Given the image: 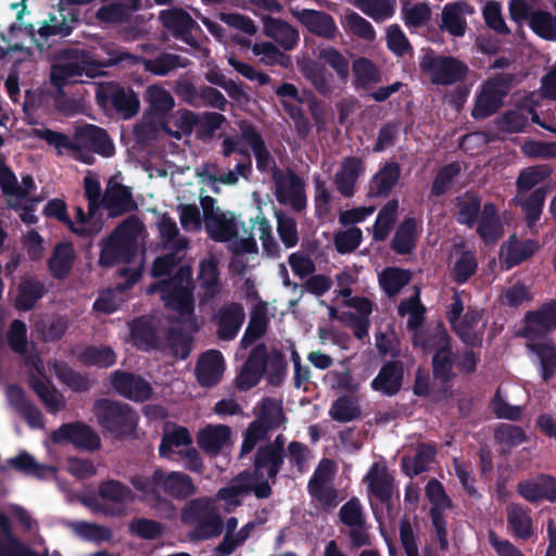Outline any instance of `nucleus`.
<instances>
[{"label": "nucleus", "mask_w": 556, "mask_h": 556, "mask_svg": "<svg viewBox=\"0 0 556 556\" xmlns=\"http://www.w3.org/2000/svg\"><path fill=\"white\" fill-rule=\"evenodd\" d=\"M131 484L147 498L159 503L164 501L163 495L182 501L197 493L190 476L181 471H165L162 468H156L151 476L132 477Z\"/></svg>", "instance_id": "obj_1"}, {"label": "nucleus", "mask_w": 556, "mask_h": 556, "mask_svg": "<svg viewBox=\"0 0 556 556\" xmlns=\"http://www.w3.org/2000/svg\"><path fill=\"white\" fill-rule=\"evenodd\" d=\"M36 137L58 150L65 149L80 152L83 149H87L89 152H94L104 157L112 156L114 153V144L108 131L91 124L76 129V142L72 141L67 135L49 128L36 129Z\"/></svg>", "instance_id": "obj_2"}, {"label": "nucleus", "mask_w": 556, "mask_h": 556, "mask_svg": "<svg viewBox=\"0 0 556 556\" xmlns=\"http://www.w3.org/2000/svg\"><path fill=\"white\" fill-rule=\"evenodd\" d=\"M143 228L136 215H129L101 242L99 265L113 267L118 263H128L135 254V242Z\"/></svg>", "instance_id": "obj_3"}, {"label": "nucleus", "mask_w": 556, "mask_h": 556, "mask_svg": "<svg viewBox=\"0 0 556 556\" xmlns=\"http://www.w3.org/2000/svg\"><path fill=\"white\" fill-rule=\"evenodd\" d=\"M99 425L115 438L130 437L138 425L139 416L128 404L110 399H99L93 404Z\"/></svg>", "instance_id": "obj_4"}, {"label": "nucleus", "mask_w": 556, "mask_h": 556, "mask_svg": "<svg viewBox=\"0 0 556 556\" xmlns=\"http://www.w3.org/2000/svg\"><path fill=\"white\" fill-rule=\"evenodd\" d=\"M414 345H420L425 350H434L431 359L434 379L446 383L455 377L453 368L456 356L453 352L452 338L444 326L438 327L437 332L432 336L424 337L416 333Z\"/></svg>", "instance_id": "obj_5"}, {"label": "nucleus", "mask_w": 556, "mask_h": 556, "mask_svg": "<svg viewBox=\"0 0 556 556\" xmlns=\"http://www.w3.org/2000/svg\"><path fill=\"white\" fill-rule=\"evenodd\" d=\"M514 80L515 75L511 73H501L488 78L476 94L472 118L480 121L495 114L503 106Z\"/></svg>", "instance_id": "obj_6"}, {"label": "nucleus", "mask_w": 556, "mask_h": 556, "mask_svg": "<svg viewBox=\"0 0 556 556\" xmlns=\"http://www.w3.org/2000/svg\"><path fill=\"white\" fill-rule=\"evenodd\" d=\"M112 65L110 59L105 63L91 60L88 52L81 51L75 61H67L54 64L51 67L50 83L55 88L58 97H64V87L80 81V77L86 75L93 78L101 73V68Z\"/></svg>", "instance_id": "obj_7"}, {"label": "nucleus", "mask_w": 556, "mask_h": 556, "mask_svg": "<svg viewBox=\"0 0 556 556\" xmlns=\"http://www.w3.org/2000/svg\"><path fill=\"white\" fill-rule=\"evenodd\" d=\"M419 67L429 76L430 81L438 86H450L462 81L469 72L465 62L451 55L434 54L432 51L421 56Z\"/></svg>", "instance_id": "obj_8"}, {"label": "nucleus", "mask_w": 556, "mask_h": 556, "mask_svg": "<svg viewBox=\"0 0 556 556\" xmlns=\"http://www.w3.org/2000/svg\"><path fill=\"white\" fill-rule=\"evenodd\" d=\"M109 55L111 64L127 63L130 65H136L142 62L146 71L159 76H166L172 71L177 68H186L191 64L189 59L168 52H161L151 59H142L121 48H117L111 50Z\"/></svg>", "instance_id": "obj_9"}, {"label": "nucleus", "mask_w": 556, "mask_h": 556, "mask_svg": "<svg viewBox=\"0 0 556 556\" xmlns=\"http://www.w3.org/2000/svg\"><path fill=\"white\" fill-rule=\"evenodd\" d=\"M271 179L276 199L280 204L290 206L296 213L306 208L305 182L299 175L292 169L283 172L281 168H276Z\"/></svg>", "instance_id": "obj_10"}, {"label": "nucleus", "mask_w": 556, "mask_h": 556, "mask_svg": "<svg viewBox=\"0 0 556 556\" xmlns=\"http://www.w3.org/2000/svg\"><path fill=\"white\" fill-rule=\"evenodd\" d=\"M53 443L72 444L77 450L94 452L101 447L99 434L87 424L73 421L61 425L51 433Z\"/></svg>", "instance_id": "obj_11"}, {"label": "nucleus", "mask_w": 556, "mask_h": 556, "mask_svg": "<svg viewBox=\"0 0 556 556\" xmlns=\"http://www.w3.org/2000/svg\"><path fill=\"white\" fill-rule=\"evenodd\" d=\"M269 357L270 353L265 343H258L250 351L236 378V386L240 391H249L260 383L267 371Z\"/></svg>", "instance_id": "obj_12"}, {"label": "nucleus", "mask_w": 556, "mask_h": 556, "mask_svg": "<svg viewBox=\"0 0 556 556\" xmlns=\"http://www.w3.org/2000/svg\"><path fill=\"white\" fill-rule=\"evenodd\" d=\"M194 286H173L169 282H155L149 292H159L166 308L177 312L181 317L194 314Z\"/></svg>", "instance_id": "obj_13"}, {"label": "nucleus", "mask_w": 556, "mask_h": 556, "mask_svg": "<svg viewBox=\"0 0 556 556\" xmlns=\"http://www.w3.org/2000/svg\"><path fill=\"white\" fill-rule=\"evenodd\" d=\"M244 320V307L239 302L223 304L212 316V321L216 326L217 338L222 341L235 340Z\"/></svg>", "instance_id": "obj_14"}, {"label": "nucleus", "mask_w": 556, "mask_h": 556, "mask_svg": "<svg viewBox=\"0 0 556 556\" xmlns=\"http://www.w3.org/2000/svg\"><path fill=\"white\" fill-rule=\"evenodd\" d=\"M522 337L533 340L556 331V300H548L525 315Z\"/></svg>", "instance_id": "obj_15"}, {"label": "nucleus", "mask_w": 556, "mask_h": 556, "mask_svg": "<svg viewBox=\"0 0 556 556\" xmlns=\"http://www.w3.org/2000/svg\"><path fill=\"white\" fill-rule=\"evenodd\" d=\"M112 388L123 397L134 402L143 403L151 397V384L141 376L124 371L115 370L110 376Z\"/></svg>", "instance_id": "obj_16"}, {"label": "nucleus", "mask_w": 556, "mask_h": 556, "mask_svg": "<svg viewBox=\"0 0 556 556\" xmlns=\"http://www.w3.org/2000/svg\"><path fill=\"white\" fill-rule=\"evenodd\" d=\"M290 13L311 34L327 40H333L338 34L334 18L325 11L290 8Z\"/></svg>", "instance_id": "obj_17"}, {"label": "nucleus", "mask_w": 556, "mask_h": 556, "mask_svg": "<svg viewBox=\"0 0 556 556\" xmlns=\"http://www.w3.org/2000/svg\"><path fill=\"white\" fill-rule=\"evenodd\" d=\"M518 494L529 503L538 504L543 501L556 502V478L540 473L529 479L519 481L517 484Z\"/></svg>", "instance_id": "obj_18"}, {"label": "nucleus", "mask_w": 556, "mask_h": 556, "mask_svg": "<svg viewBox=\"0 0 556 556\" xmlns=\"http://www.w3.org/2000/svg\"><path fill=\"white\" fill-rule=\"evenodd\" d=\"M475 8L465 0L446 3L441 12L439 28L453 37H464L468 25L466 16L472 15Z\"/></svg>", "instance_id": "obj_19"}, {"label": "nucleus", "mask_w": 556, "mask_h": 556, "mask_svg": "<svg viewBox=\"0 0 556 556\" xmlns=\"http://www.w3.org/2000/svg\"><path fill=\"white\" fill-rule=\"evenodd\" d=\"M101 207L108 211L109 217L115 218L137 210L138 206L131 189L111 179L103 192Z\"/></svg>", "instance_id": "obj_20"}, {"label": "nucleus", "mask_w": 556, "mask_h": 556, "mask_svg": "<svg viewBox=\"0 0 556 556\" xmlns=\"http://www.w3.org/2000/svg\"><path fill=\"white\" fill-rule=\"evenodd\" d=\"M484 309L468 306L465 314L452 328L460 341L467 346L479 348L482 345L486 320L478 328L484 317Z\"/></svg>", "instance_id": "obj_21"}, {"label": "nucleus", "mask_w": 556, "mask_h": 556, "mask_svg": "<svg viewBox=\"0 0 556 556\" xmlns=\"http://www.w3.org/2000/svg\"><path fill=\"white\" fill-rule=\"evenodd\" d=\"M239 129L242 140L251 148L254 154L258 172L266 173L271 169L273 174L276 168H279L275 159L267 149L261 132L254 125L247 121H242L239 124Z\"/></svg>", "instance_id": "obj_22"}, {"label": "nucleus", "mask_w": 556, "mask_h": 556, "mask_svg": "<svg viewBox=\"0 0 556 556\" xmlns=\"http://www.w3.org/2000/svg\"><path fill=\"white\" fill-rule=\"evenodd\" d=\"M198 282L200 287L199 300L207 303L222 292L219 262L211 255L199 262Z\"/></svg>", "instance_id": "obj_23"}, {"label": "nucleus", "mask_w": 556, "mask_h": 556, "mask_svg": "<svg viewBox=\"0 0 556 556\" xmlns=\"http://www.w3.org/2000/svg\"><path fill=\"white\" fill-rule=\"evenodd\" d=\"M160 21L175 38L191 47L197 46V41L191 36V30L197 26V22L187 11L178 8L163 10L160 13Z\"/></svg>", "instance_id": "obj_24"}, {"label": "nucleus", "mask_w": 556, "mask_h": 556, "mask_svg": "<svg viewBox=\"0 0 556 556\" xmlns=\"http://www.w3.org/2000/svg\"><path fill=\"white\" fill-rule=\"evenodd\" d=\"M403 380V362L391 359L382 364L378 375L371 380L370 387L386 396H394L401 391Z\"/></svg>", "instance_id": "obj_25"}, {"label": "nucleus", "mask_w": 556, "mask_h": 556, "mask_svg": "<svg viewBox=\"0 0 556 556\" xmlns=\"http://www.w3.org/2000/svg\"><path fill=\"white\" fill-rule=\"evenodd\" d=\"M224 370L225 361L222 352L208 350L199 357L194 374L202 387H214L220 381Z\"/></svg>", "instance_id": "obj_26"}, {"label": "nucleus", "mask_w": 556, "mask_h": 556, "mask_svg": "<svg viewBox=\"0 0 556 556\" xmlns=\"http://www.w3.org/2000/svg\"><path fill=\"white\" fill-rule=\"evenodd\" d=\"M366 480L368 481V492L374 495L381 504L389 509L392 507V496L394 491V477L387 466L372 464Z\"/></svg>", "instance_id": "obj_27"}, {"label": "nucleus", "mask_w": 556, "mask_h": 556, "mask_svg": "<svg viewBox=\"0 0 556 556\" xmlns=\"http://www.w3.org/2000/svg\"><path fill=\"white\" fill-rule=\"evenodd\" d=\"M365 170L364 162L357 156L345 157L334 174L333 184L343 198H352L359 176Z\"/></svg>", "instance_id": "obj_28"}, {"label": "nucleus", "mask_w": 556, "mask_h": 556, "mask_svg": "<svg viewBox=\"0 0 556 556\" xmlns=\"http://www.w3.org/2000/svg\"><path fill=\"white\" fill-rule=\"evenodd\" d=\"M263 33L285 51L293 50L299 41V30L288 22L267 15L263 18Z\"/></svg>", "instance_id": "obj_29"}, {"label": "nucleus", "mask_w": 556, "mask_h": 556, "mask_svg": "<svg viewBox=\"0 0 556 556\" xmlns=\"http://www.w3.org/2000/svg\"><path fill=\"white\" fill-rule=\"evenodd\" d=\"M47 293L45 282L35 276L24 275L16 288L14 307L18 312L31 311Z\"/></svg>", "instance_id": "obj_30"}, {"label": "nucleus", "mask_w": 556, "mask_h": 556, "mask_svg": "<svg viewBox=\"0 0 556 556\" xmlns=\"http://www.w3.org/2000/svg\"><path fill=\"white\" fill-rule=\"evenodd\" d=\"M401 178V165L386 162L369 181V198H388Z\"/></svg>", "instance_id": "obj_31"}, {"label": "nucleus", "mask_w": 556, "mask_h": 556, "mask_svg": "<svg viewBox=\"0 0 556 556\" xmlns=\"http://www.w3.org/2000/svg\"><path fill=\"white\" fill-rule=\"evenodd\" d=\"M503 249L505 252L502 256V264L505 269H511L531 258L540 249V243L535 239L518 240L514 233Z\"/></svg>", "instance_id": "obj_32"}, {"label": "nucleus", "mask_w": 556, "mask_h": 556, "mask_svg": "<svg viewBox=\"0 0 556 556\" xmlns=\"http://www.w3.org/2000/svg\"><path fill=\"white\" fill-rule=\"evenodd\" d=\"M132 344L140 351L159 350V336L149 316L136 317L129 324Z\"/></svg>", "instance_id": "obj_33"}, {"label": "nucleus", "mask_w": 556, "mask_h": 556, "mask_svg": "<svg viewBox=\"0 0 556 556\" xmlns=\"http://www.w3.org/2000/svg\"><path fill=\"white\" fill-rule=\"evenodd\" d=\"M285 455H281L265 445H260L253 456V469L256 478H264L265 475L275 483L283 464Z\"/></svg>", "instance_id": "obj_34"}, {"label": "nucleus", "mask_w": 556, "mask_h": 556, "mask_svg": "<svg viewBox=\"0 0 556 556\" xmlns=\"http://www.w3.org/2000/svg\"><path fill=\"white\" fill-rule=\"evenodd\" d=\"M353 86L357 90L369 92L382 81L379 66L368 58L359 56L352 63Z\"/></svg>", "instance_id": "obj_35"}, {"label": "nucleus", "mask_w": 556, "mask_h": 556, "mask_svg": "<svg viewBox=\"0 0 556 556\" xmlns=\"http://www.w3.org/2000/svg\"><path fill=\"white\" fill-rule=\"evenodd\" d=\"M268 307L264 301L255 303L250 313V320L245 331L241 338L240 345L248 349L254 342L265 336L269 326V318L267 316Z\"/></svg>", "instance_id": "obj_36"}, {"label": "nucleus", "mask_w": 556, "mask_h": 556, "mask_svg": "<svg viewBox=\"0 0 556 556\" xmlns=\"http://www.w3.org/2000/svg\"><path fill=\"white\" fill-rule=\"evenodd\" d=\"M8 396L15 410L26 420L28 426L34 429L43 427V416L40 409L31 403L24 390L20 386H10Z\"/></svg>", "instance_id": "obj_37"}, {"label": "nucleus", "mask_w": 556, "mask_h": 556, "mask_svg": "<svg viewBox=\"0 0 556 556\" xmlns=\"http://www.w3.org/2000/svg\"><path fill=\"white\" fill-rule=\"evenodd\" d=\"M0 556H39L13 533L10 518L0 511Z\"/></svg>", "instance_id": "obj_38"}, {"label": "nucleus", "mask_w": 556, "mask_h": 556, "mask_svg": "<svg viewBox=\"0 0 556 556\" xmlns=\"http://www.w3.org/2000/svg\"><path fill=\"white\" fill-rule=\"evenodd\" d=\"M507 527L514 538L529 540L533 533V520L530 510L519 503H510L506 507Z\"/></svg>", "instance_id": "obj_39"}, {"label": "nucleus", "mask_w": 556, "mask_h": 556, "mask_svg": "<svg viewBox=\"0 0 556 556\" xmlns=\"http://www.w3.org/2000/svg\"><path fill=\"white\" fill-rule=\"evenodd\" d=\"M330 479L327 470L317 468L307 484L309 495L324 508H333L338 505V491L329 484Z\"/></svg>", "instance_id": "obj_40"}, {"label": "nucleus", "mask_w": 556, "mask_h": 556, "mask_svg": "<svg viewBox=\"0 0 556 556\" xmlns=\"http://www.w3.org/2000/svg\"><path fill=\"white\" fill-rule=\"evenodd\" d=\"M418 241V224L415 217H405L397 226L390 248L399 255L410 254Z\"/></svg>", "instance_id": "obj_41"}, {"label": "nucleus", "mask_w": 556, "mask_h": 556, "mask_svg": "<svg viewBox=\"0 0 556 556\" xmlns=\"http://www.w3.org/2000/svg\"><path fill=\"white\" fill-rule=\"evenodd\" d=\"M75 258V250L71 242H58L47 263L51 276L58 280L67 278L72 271Z\"/></svg>", "instance_id": "obj_42"}, {"label": "nucleus", "mask_w": 556, "mask_h": 556, "mask_svg": "<svg viewBox=\"0 0 556 556\" xmlns=\"http://www.w3.org/2000/svg\"><path fill=\"white\" fill-rule=\"evenodd\" d=\"M437 450L428 443H419L413 458L404 456L401 459V468L405 476L413 478L426 472L434 460Z\"/></svg>", "instance_id": "obj_43"}, {"label": "nucleus", "mask_w": 556, "mask_h": 556, "mask_svg": "<svg viewBox=\"0 0 556 556\" xmlns=\"http://www.w3.org/2000/svg\"><path fill=\"white\" fill-rule=\"evenodd\" d=\"M113 109L125 119L134 117L140 108V100L131 88L115 86L108 96Z\"/></svg>", "instance_id": "obj_44"}, {"label": "nucleus", "mask_w": 556, "mask_h": 556, "mask_svg": "<svg viewBox=\"0 0 556 556\" xmlns=\"http://www.w3.org/2000/svg\"><path fill=\"white\" fill-rule=\"evenodd\" d=\"M455 205L457 207L455 214L457 223L472 228L477 224L481 212L480 197L472 191H466L456 198Z\"/></svg>", "instance_id": "obj_45"}, {"label": "nucleus", "mask_w": 556, "mask_h": 556, "mask_svg": "<svg viewBox=\"0 0 556 556\" xmlns=\"http://www.w3.org/2000/svg\"><path fill=\"white\" fill-rule=\"evenodd\" d=\"M28 384L49 413L55 414L65 407L63 396L50 381L45 382L40 378L31 375L28 378Z\"/></svg>", "instance_id": "obj_46"}, {"label": "nucleus", "mask_w": 556, "mask_h": 556, "mask_svg": "<svg viewBox=\"0 0 556 556\" xmlns=\"http://www.w3.org/2000/svg\"><path fill=\"white\" fill-rule=\"evenodd\" d=\"M539 359V370L543 381H549L556 374V344L553 342H531L526 344Z\"/></svg>", "instance_id": "obj_47"}, {"label": "nucleus", "mask_w": 556, "mask_h": 556, "mask_svg": "<svg viewBox=\"0 0 556 556\" xmlns=\"http://www.w3.org/2000/svg\"><path fill=\"white\" fill-rule=\"evenodd\" d=\"M547 192V187H540L530 192L526 198H522V194L517 198L518 205L523 211L527 226L530 229L533 228L541 218Z\"/></svg>", "instance_id": "obj_48"}, {"label": "nucleus", "mask_w": 556, "mask_h": 556, "mask_svg": "<svg viewBox=\"0 0 556 556\" xmlns=\"http://www.w3.org/2000/svg\"><path fill=\"white\" fill-rule=\"evenodd\" d=\"M399 201L389 200L379 211L372 226V240L384 241L393 229L397 218Z\"/></svg>", "instance_id": "obj_49"}, {"label": "nucleus", "mask_w": 556, "mask_h": 556, "mask_svg": "<svg viewBox=\"0 0 556 556\" xmlns=\"http://www.w3.org/2000/svg\"><path fill=\"white\" fill-rule=\"evenodd\" d=\"M230 435L231 430L229 426H207L200 432L198 443L203 451L216 454L227 444Z\"/></svg>", "instance_id": "obj_50"}, {"label": "nucleus", "mask_w": 556, "mask_h": 556, "mask_svg": "<svg viewBox=\"0 0 556 556\" xmlns=\"http://www.w3.org/2000/svg\"><path fill=\"white\" fill-rule=\"evenodd\" d=\"M257 409L258 410L255 413L256 419L261 420L271 430H276L280 425L287 421L282 402L274 397H263L257 404Z\"/></svg>", "instance_id": "obj_51"}, {"label": "nucleus", "mask_w": 556, "mask_h": 556, "mask_svg": "<svg viewBox=\"0 0 556 556\" xmlns=\"http://www.w3.org/2000/svg\"><path fill=\"white\" fill-rule=\"evenodd\" d=\"M204 223L208 237L216 242H227L238 236L235 219L227 218L224 213H219Z\"/></svg>", "instance_id": "obj_52"}, {"label": "nucleus", "mask_w": 556, "mask_h": 556, "mask_svg": "<svg viewBox=\"0 0 556 556\" xmlns=\"http://www.w3.org/2000/svg\"><path fill=\"white\" fill-rule=\"evenodd\" d=\"M144 97L149 105V112L153 116L163 117L168 114L175 105L172 93L159 85L149 86Z\"/></svg>", "instance_id": "obj_53"}, {"label": "nucleus", "mask_w": 556, "mask_h": 556, "mask_svg": "<svg viewBox=\"0 0 556 556\" xmlns=\"http://www.w3.org/2000/svg\"><path fill=\"white\" fill-rule=\"evenodd\" d=\"M166 345L173 357L185 361L192 351L193 337L180 328L170 327L166 332Z\"/></svg>", "instance_id": "obj_54"}, {"label": "nucleus", "mask_w": 556, "mask_h": 556, "mask_svg": "<svg viewBox=\"0 0 556 556\" xmlns=\"http://www.w3.org/2000/svg\"><path fill=\"white\" fill-rule=\"evenodd\" d=\"M191 444L192 437L188 428L175 425L172 430L164 431L159 445V454L161 457L169 458L174 447L190 446Z\"/></svg>", "instance_id": "obj_55"}, {"label": "nucleus", "mask_w": 556, "mask_h": 556, "mask_svg": "<svg viewBox=\"0 0 556 556\" xmlns=\"http://www.w3.org/2000/svg\"><path fill=\"white\" fill-rule=\"evenodd\" d=\"M410 278L407 269L387 267L379 274V285L388 296H394L409 283Z\"/></svg>", "instance_id": "obj_56"}, {"label": "nucleus", "mask_w": 556, "mask_h": 556, "mask_svg": "<svg viewBox=\"0 0 556 556\" xmlns=\"http://www.w3.org/2000/svg\"><path fill=\"white\" fill-rule=\"evenodd\" d=\"M255 55H260V62L267 66L278 65L282 68H290L292 66V59L290 55L279 50V48L269 41L256 42L252 47Z\"/></svg>", "instance_id": "obj_57"}, {"label": "nucleus", "mask_w": 556, "mask_h": 556, "mask_svg": "<svg viewBox=\"0 0 556 556\" xmlns=\"http://www.w3.org/2000/svg\"><path fill=\"white\" fill-rule=\"evenodd\" d=\"M215 509L211 500L207 497H197L186 503L181 508L180 520L186 526L193 528L200 523Z\"/></svg>", "instance_id": "obj_58"}, {"label": "nucleus", "mask_w": 556, "mask_h": 556, "mask_svg": "<svg viewBox=\"0 0 556 556\" xmlns=\"http://www.w3.org/2000/svg\"><path fill=\"white\" fill-rule=\"evenodd\" d=\"M54 372L56 378L74 392H86L93 384L87 375L76 371L66 363L54 364Z\"/></svg>", "instance_id": "obj_59"}, {"label": "nucleus", "mask_w": 556, "mask_h": 556, "mask_svg": "<svg viewBox=\"0 0 556 556\" xmlns=\"http://www.w3.org/2000/svg\"><path fill=\"white\" fill-rule=\"evenodd\" d=\"M60 16L50 14L49 21H43L38 29L40 38L47 40L52 36L66 37L72 34L75 25L78 23V18L73 15L71 20H66L65 15L60 11Z\"/></svg>", "instance_id": "obj_60"}, {"label": "nucleus", "mask_w": 556, "mask_h": 556, "mask_svg": "<svg viewBox=\"0 0 556 556\" xmlns=\"http://www.w3.org/2000/svg\"><path fill=\"white\" fill-rule=\"evenodd\" d=\"M552 172L548 165H534L523 168L516 179L518 195L531 191L536 185L547 179Z\"/></svg>", "instance_id": "obj_61"}, {"label": "nucleus", "mask_w": 556, "mask_h": 556, "mask_svg": "<svg viewBox=\"0 0 556 556\" xmlns=\"http://www.w3.org/2000/svg\"><path fill=\"white\" fill-rule=\"evenodd\" d=\"M301 73L311 81L319 94L327 97L332 92V86L330 84L331 75L324 65L312 61L301 66Z\"/></svg>", "instance_id": "obj_62"}, {"label": "nucleus", "mask_w": 556, "mask_h": 556, "mask_svg": "<svg viewBox=\"0 0 556 556\" xmlns=\"http://www.w3.org/2000/svg\"><path fill=\"white\" fill-rule=\"evenodd\" d=\"M79 361L90 367L109 368L116 363V354L111 346H87L79 355Z\"/></svg>", "instance_id": "obj_63"}, {"label": "nucleus", "mask_w": 556, "mask_h": 556, "mask_svg": "<svg viewBox=\"0 0 556 556\" xmlns=\"http://www.w3.org/2000/svg\"><path fill=\"white\" fill-rule=\"evenodd\" d=\"M98 493L102 500L116 504H125L134 500L131 489L114 479L102 481L98 486Z\"/></svg>", "instance_id": "obj_64"}]
</instances>
